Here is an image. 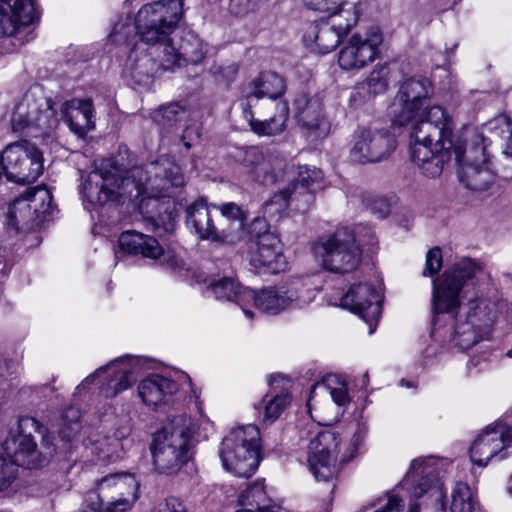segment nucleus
Segmentation results:
<instances>
[{"mask_svg": "<svg viewBox=\"0 0 512 512\" xmlns=\"http://www.w3.org/2000/svg\"><path fill=\"white\" fill-rule=\"evenodd\" d=\"M179 166L168 157H160L145 166L124 170L114 160H103L88 173L83 183V196L93 206L143 197L140 208H151L156 231L174 230V201L170 188L184 185Z\"/></svg>", "mask_w": 512, "mask_h": 512, "instance_id": "obj_1", "label": "nucleus"}, {"mask_svg": "<svg viewBox=\"0 0 512 512\" xmlns=\"http://www.w3.org/2000/svg\"><path fill=\"white\" fill-rule=\"evenodd\" d=\"M490 278V273L480 264L464 258L433 281L434 313L453 314L457 310L451 341L461 350L470 349L488 337L496 317V304L489 299L475 297L460 306V292L465 285L485 283Z\"/></svg>", "mask_w": 512, "mask_h": 512, "instance_id": "obj_2", "label": "nucleus"}, {"mask_svg": "<svg viewBox=\"0 0 512 512\" xmlns=\"http://www.w3.org/2000/svg\"><path fill=\"white\" fill-rule=\"evenodd\" d=\"M415 120L410 131L411 158L425 176L435 178L452 160L454 146L462 142L452 139V120L440 106L429 107Z\"/></svg>", "mask_w": 512, "mask_h": 512, "instance_id": "obj_3", "label": "nucleus"}, {"mask_svg": "<svg viewBox=\"0 0 512 512\" xmlns=\"http://www.w3.org/2000/svg\"><path fill=\"white\" fill-rule=\"evenodd\" d=\"M78 432L77 422H72L59 433L62 444L33 417L18 421V433L9 435L3 443V453L15 463L16 468L38 469L46 466L57 453L68 449V443Z\"/></svg>", "mask_w": 512, "mask_h": 512, "instance_id": "obj_4", "label": "nucleus"}, {"mask_svg": "<svg viewBox=\"0 0 512 512\" xmlns=\"http://www.w3.org/2000/svg\"><path fill=\"white\" fill-rule=\"evenodd\" d=\"M183 12L181 0H160L143 5L134 22L130 15L119 18L109 34L118 45H135L137 38L145 44L165 42L177 26Z\"/></svg>", "mask_w": 512, "mask_h": 512, "instance_id": "obj_5", "label": "nucleus"}, {"mask_svg": "<svg viewBox=\"0 0 512 512\" xmlns=\"http://www.w3.org/2000/svg\"><path fill=\"white\" fill-rule=\"evenodd\" d=\"M195 425L190 417H173L153 436L151 452L155 469L166 475L177 473L191 459Z\"/></svg>", "mask_w": 512, "mask_h": 512, "instance_id": "obj_6", "label": "nucleus"}, {"mask_svg": "<svg viewBox=\"0 0 512 512\" xmlns=\"http://www.w3.org/2000/svg\"><path fill=\"white\" fill-rule=\"evenodd\" d=\"M259 429L252 424L232 429L222 440L219 457L225 470L250 477L259 465Z\"/></svg>", "mask_w": 512, "mask_h": 512, "instance_id": "obj_7", "label": "nucleus"}, {"mask_svg": "<svg viewBox=\"0 0 512 512\" xmlns=\"http://www.w3.org/2000/svg\"><path fill=\"white\" fill-rule=\"evenodd\" d=\"M411 498L418 500L410 505L409 512H444V491L439 472L431 458L415 459L403 482Z\"/></svg>", "mask_w": 512, "mask_h": 512, "instance_id": "obj_8", "label": "nucleus"}, {"mask_svg": "<svg viewBox=\"0 0 512 512\" xmlns=\"http://www.w3.org/2000/svg\"><path fill=\"white\" fill-rule=\"evenodd\" d=\"M52 100L42 91H29L16 104L11 124L14 132H26L32 137L49 138L58 126Z\"/></svg>", "mask_w": 512, "mask_h": 512, "instance_id": "obj_9", "label": "nucleus"}, {"mask_svg": "<svg viewBox=\"0 0 512 512\" xmlns=\"http://www.w3.org/2000/svg\"><path fill=\"white\" fill-rule=\"evenodd\" d=\"M314 253L321 259L326 270L349 273L358 267L362 252L355 233L342 227L333 234L320 238L314 245Z\"/></svg>", "mask_w": 512, "mask_h": 512, "instance_id": "obj_10", "label": "nucleus"}, {"mask_svg": "<svg viewBox=\"0 0 512 512\" xmlns=\"http://www.w3.org/2000/svg\"><path fill=\"white\" fill-rule=\"evenodd\" d=\"M452 160L459 166L460 182L470 190H486L494 181V173L489 166L483 138L479 135L467 148L462 143L455 145Z\"/></svg>", "mask_w": 512, "mask_h": 512, "instance_id": "obj_11", "label": "nucleus"}, {"mask_svg": "<svg viewBox=\"0 0 512 512\" xmlns=\"http://www.w3.org/2000/svg\"><path fill=\"white\" fill-rule=\"evenodd\" d=\"M246 305H253L269 314H278L285 309L302 307L310 303L314 294L299 279L291 280L277 287H267L256 292L249 288L244 294Z\"/></svg>", "mask_w": 512, "mask_h": 512, "instance_id": "obj_12", "label": "nucleus"}, {"mask_svg": "<svg viewBox=\"0 0 512 512\" xmlns=\"http://www.w3.org/2000/svg\"><path fill=\"white\" fill-rule=\"evenodd\" d=\"M431 92L430 82L426 78L411 77L405 80L390 106L392 123L399 127L405 126L421 112L428 110Z\"/></svg>", "mask_w": 512, "mask_h": 512, "instance_id": "obj_13", "label": "nucleus"}, {"mask_svg": "<svg viewBox=\"0 0 512 512\" xmlns=\"http://www.w3.org/2000/svg\"><path fill=\"white\" fill-rule=\"evenodd\" d=\"M357 20V13L353 8H342L309 26L304 34V40L309 45L316 44L320 53L327 54L339 45Z\"/></svg>", "mask_w": 512, "mask_h": 512, "instance_id": "obj_14", "label": "nucleus"}, {"mask_svg": "<svg viewBox=\"0 0 512 512\" xmlns=\"http://www.w3.org/2000/svg\"><path fill=\"white\" fill-rule=\"evenodd\" d=\"M396 146V138L389 131L360 127L354 132L350 157L361 164L380 162L390 156Z\"/></svg>", "mask_w": 512, "mask_h": 512, "instance_id": "obj_15", "label": "nucleus"}, {"mask_svg": "<svg viewBox=\"0 0 512 512\" xmlns=\"http://www.w3.org/2000/svg\"><path fill=\"white\" fill-rule=\"evenodd\" d=\"M341 438L335 432L323 430L311 438L307 462L317 481H329L338 471L337 456Z\"/></svg>", "mask_w": 512, "mask_h": 512, "instance_id": "obj_16", "label": "nucleus"}, {"mask_svg": "<svg viewBox=\"0 0 512 512\" xmlns=\"http://www.w3.org/2000/svg\"><path fill=\"white\" fill-rule=\"evenodd\" d=\"M36 19L32 0H0V37H12L13 45L32 39L31 25Z\"/></svg>", "mask_w": 512, "mask_h": 512, "instance_id": "obj_17", "label": "nucleus"}, {"mask_svg": "<svg viewBox=\"0 0 512 512\" xmlns=\"http://www.w3.org/2000/svg\"><path fill=\"white\" fill-rule=\"evenodd\" d=\"M382 295L380 290L369 283H358L350 286L340 300V305L359 315L368 325L369 333H373L381 314Z\"/></svg>", "mask_w": 512, "mask_h": 512, "instance_id": "obj_18", "label": "nucleus"}, {"mask_svg": "<svg viewBox=\"0 0 512 512\" xmlns=\"http://www.w3.org/2000/svg\"><path fill=\"white\" fill-rule=\"evenodd\" d=\"M382 43V35L377 28L359 34L355 33L340 50L338 62L344 70H359L373 62Z\"/></svg>", "mask_w": 512, "mask_h": 512, "instance_id": "obj_19", "label": "nucleus"}, {"mask_svg": "<svg viewBox=\"0 0 512 512\" xmlns=\"http://www.w3.org/2000/svg\"><path fill=\"white\" fill-rule=\"evenodd\" d=\"M118 247L120 252L152 260L162 257V265L171 270L180 266V259L171 252H165L155 237L134 230L125 231L119 236Z\"/></svg>", "mask_w": 512, "mask_h": 512, "instance_id": "obj_20", "label": "nucleus"}, {"mask_svg": "<svg viewBox=\"0 0 512 512\" xmlns=\"http://www.w3.org/2000/svg\"><path fill=\"white\" fill-rule=\"evenodd\" d=\"M249 262L258 274H278L284 271L287 262L278 236L270 231L258 234L256 248L251 251Z\"/></svg>", "mask_w": 512, "mask_h": 512, "instance_id": "obj_21", "label": "nucleus"}, {"mask_svg": "<svg viewBox=\"0 0 512 512\" xmlns=\"http://www.w3.org/2000/svg\"><path fill=\"white\" fill-rule=\"evenodd\" d=\"M133 357L124 356L112 360L105 366L98 368L96 371L88 375L77 387V389L85 388L92 384L97 377L107 374L106 382L101 386V392L106 398H113L118 393L128 389L134 381L132 377Z\"/></svg>", "mask_w": 512, "mask_h": 512, "instance_id": "obj_22", "label": "nucleus"}, {"mask_svg": "<svg viewBox=\"0 0 512 512\" xmlns=\"http://www.w3.org/2000/svg\"><path fill=\"white\" fill-rule=\"evenodd\" d=\"M203 41L194 33L182 36L180 44L175 47L171 42L164 44L162 66L166 70L180 67L183 64H198L205 57Z\"/></svg>", "mask_w": 512, "mask_h": 512, "instance_id": "obj_23", "label": "nucleus"}, {"mask_svg": "<svg viewBox=\"0 0 512 512\" xmlns=\"http://www.w3.org/2000/svg\"><path fill=\"white\" fill-rule=\"evenodd\" d=\"M138 483L133 475L127 473L110 474L103 477L95 491L87 494L86 502L111 501L118 497L135 495Z\"/></svg>", "mask_w": 512, "mask_h": 512, "instance_id": "obj_24", "label": "nucleus"}, {"mask_svg": "<svg viewBox=\"0 0 512 512\" xmlns=\"http://www.w3.org/2000/svg\"><path fill=\"white\" fill-rule=\"evenodd\" d=\"M179 390V384L162 375L150 374L138 385V395L142 401L151 407L168 404Z\"/></svg>", "mask_w": 512, "mask_h": 512, "instance_id": "obj_25", "label": "nucleus"}, {"mask_svg": "<svg viewBox=\"0 0 512 512\" xmlns=\"http://www.w3.org/2000/svg\"><path fill=\"white\" fill-rule=\"evenodd\" d=\"M61 113L70 131L83 137L94 129V108L90 99H72L61 106Z\"/></svg>", "mask_w": 512, "mask_h": 512, "instance_id": "obj_26", "label": "nucleus"}, {"mask_svg": "<svg viewBox=\"0 0 512 512\" xmlns=\"http://www.w3.org/2000/svg\"><path fill=\"white\" fill-rule=\"evenodd\" d=\"M186 223L189 229L194 230L200 239H209L221 242L220 228L212 220L210 209L203 199L191 204L187 209Z\"/></svg>", "mask_w": 512, "mask_h": 512, "instance_id": "obj_27", "label": "nucleus"}, {"mask_svg": "<svg viewBox=\"0 0 512 512\" xmlns=\"http://www.w3.org/2000/svg\"><path fill=\"white\" fill-rule=\"evenodd\" d=\"M286 380L281 375H272L269 380L270 392L263 398L264 421H275L291 402V396L286 391Z\"/></svg>", "mask_w": 512, "mask_h": 512, "instance_id": "obj_28", "label": "nucleus"}, {"mask_svg": "<svg viewBox=\"0 0 512 512\" xmlns=\"http://www.w3.org/2000/svg\"><path fill=\"white\" fill-rule=\"evenodd\" d=\"M221 215L229 223V227H221V242L235 244L244 239L245 223L247 220V212L239 205L233 202L221 204L219 207Z\"/></svg>", "mask_w": 512, "mask_h": 512, "instance_id": "obj_29", "label": "nucleus"}, {"mask_svg": "<svg viewBox=\"0 0 512 512\" xmlns=\"http://www.w3.org/2000/svg\"><path fill=\"white\" fill-rule=\"evenodd\" d=\"M502 452V442L493 424L487 426L475 439L470 448V458L474 464L486 466L493 457Z\"/></svg>", "mask_w": 512, "mask_h": 512, "instance_id": "obj_30", "label": "nucleus"}, {"mask_svg": "<svg viewBox=\"0 0 512 512\" xmlns=\"http://www.w3.org/2000/svg\"><path fill=\"white\" fill-rule=\"evenodd\" d=\"M247 290H249V288L241 286L230 277L213 280L208 286V291L211 292L217 300L235 302L240 306L247 317L252 318L253 312L246 308V297H244Z\"/></svg>", "mask_w": 512, "mask_h": 512, "instance_id": "obj_31", "label": "nucleus"}, {"mask_svg": "<svg viewBox=\"0 0 512 512\" xmlns=\"http://www.w3.org/2000/svg\"><path fill=\"white\" fill-rule=\"evenodd\" d=\"M139 49L137 45L131 48L125 69L136 84L147 86L152 82V78L158 67L156 62L149 55L141 53L139 56L137 53Z\"/></svg>", "mask_w": 512, "mask_h": 512, "instance_id": "obj_32", "label": "nucleus"}, {"mask_svg": "<svg viewBox=\"0 0 512 512\" xmlns=\"http://www.w3.org/2000/svg\"><path fill=\"white\" fill-rule=\"evenodd\" d=\"M276 110L272 117L262 121L254 119L250 109L245 110L244 115L253 132L259 136H273L284 131L289 115V109L285 103H277Z\"/></svg>", "mask_w": 512, "mask_h": 512, "instance_id": "obj_33", "label": "nucleus"}, {"mask_svg": "<svg viewBox=\"0 0 512 512\" xmlns=\"http://www.w3.org/2000/svg\"><path fill=\"white\" fill-rule=\"evenodd\" d=\"M285 91L284 80L274 72H264L259 75L248 87L246 92L247 100L250 102L256 99L268 97L276 99Z\"/></svg>", "mask_w": 512, "mask_h": 512, "instance_id": "obj_34", "label": "nucleus"}, {"mask_svg": "<svg viewBox=\"0 0 512 512\" xmlns=\"http://www.w3.org/2000/svg\"><path fill=\"white\" fill-rule=\"evenodd\" d=\"M9 224L17 230H30L39 226L28 191L16 198L9 208Z\"/></svg>", "mask_w": 512, "mask_h": 512, "instance_id": "obj_35", "label": "nucleus"}, {"mask_svg": "<svg viewBox=\"0 0 512 512\" xmlns=\"http://www.w3.org/2000/svg\"><path fill=\"white\" fill-rule=\"evenodd\" d=\"M300 122L313 140L324 138L329 134L330 123L314 103H309L301 112Z\"/></svg>", "mask_w": 512, "mask_h": 512, "instance_id": "obj_36", "label": "nucleus"}, {"mask_svg": "<svg viewBox=\"0 0 512 512\" xmlns=\"http://www.w3.org/2000/svg\"><path fill=\"white\" fill-rule=\"evenodd\" d=\"M317 389H323L328 393L333 402L341 408L343 412L350 404L351 398L348 394L347 384L337 375H329L323 382L317 383L312 387L308 406H310V402Z\"/></svg>", "mask_w": 512, "mask_h": 512, "instance_id": "obj_37", "label": "nucleus"}, {"mask_svg": "<svg viewBox=\"0 0 512 512\" xmlns=\"http://www.w3.org/2000/svg\"><path fill=\"white\" fill-rule=\"evenodd\" d=\"M238 502L242 506L247 505L255 507L256 510H253L252 508L246 509L252 510L253 512H263V510H270L267 507L269 499L265 492L264 484L259 480L247 486V488L240 493Z\"/></svg>", "mask_w": 512, "mask_h": 512, "instance_id": "obj_38", "label": "nucleus"}, {"mask_svg": "<svg viewBox=\"0 0 512 512\" xmlns=\"http://www.w3.org/2000/svg\"><path fill=\"white\" fill-rule=\"evenodd\" d=\"M242 163L258 181H265L270 175V164L256 147H250L244 152Z\"/></svg>", "mask_w": 512, "mask_h": 512, "instance_id": "obj_39", "label": "nucleus"}, {"mask_svg": "<svg viewBox=\"0 0 512 512\" xmlns=\"http://www.w3.org/2000/svg\"><path fill=\"white\" fill-rule=\"evenodd\" d=\"M451 512H481L470 487L458 482L452 492Z\"/></svg>", "mask_w": 512, "mask_h": 512, "instance_id": "obj_40", "label": "nucleus"}, {"mask_svg": "<svg viewBox=\"0 0 512 512\" xmlns=\"http://www.w3.org/2000/svg\"><path fill=\"white\" fill-rule=\"evenodd\" d=\"M125 443L119 442L110 435L95 440L92 452L101 460L116 461L120 459L125 451Z\"/></svg>", "mask_w": 512, "mask_h": 512, "instance_id": "obj_41", "label": "nucleus"}, {"mask_svg": "<svg viewBox=\"0 0 512 512\" xmlns=\"http://www.w3.org/2000/svg\"><path fill=\"white\" fill-rule=\"evenodd\" d=\"M33 209L35 210L38 223L46 219V216L52 213V194L46 187H35L27 189Z\"/></svg>", "mask_w": 512, "mask_h": 512, "instance_id": "obj_42", "label": "nucleus"}, {"mask_svg": "<svg viewBox=\"0 0 512 512\" xmlns=\"http://www.w3.org/2000/svg\"><path fill=\"white\" fill-rule=\"evenodd\" d=\"M289 198L292 203V210L306 212L309 210L315 199V191L309 190L304 186L290 184L287 187Z\"/></svg>", "mask_w": 512, "mask_h": 512, "instance_id": "obj_43", "label": "nucleus"}, {"mask_svg": "<svg viewBox=\"0 0 512 512\" xmlns=\"http://www.w3.org/2000/svg\"><path fill=\"white\" fill-rule=\"evenodd\" d=\"M323 178L320 169L314 166L303 165L298 167L297 177L291 183L296 186H304L309 190L315 191Z\"/></svg>", "mask_w": 512, "mask_h": 512, "instance_id": "obj_44", "label": "nucleus"}, {"mask_svg": "<svg viewBox=\"0 0 512 512\" xmlns=\"http://www.w3.org/2000/svg\"><path fill=\"white\" fill-rule=\"evenodd\" d=\"M387 75L388 71L385 67L374 69L359 88L363 90L367 88L368 93L374 95L383 93L388 87Z\"/></svg>", "mask_w": 512, "mask_h": 512, "instance_id": "obj_45", "label": "nucleus"}, {"mask_svg": "<svg viewBox=\"0 0 512 512\" xmlns=\"http://www.w3.org/2000/svg\"><path fill=\"white\" fill-rule=\"evenodd\" d=\"M288 209H292V203L287 188L275 193L265 204V214L271 217L281 216Z\"/></svg>", "mask_w": 512, "mask_h": 512, "instance_id": "obj_46", "label": "nucleus"}, {"mask_svg": "<svg viewBox=\"0 0 512 512\" xmlns=\"http://www.w3.org/2000/svg\"><path fill=\"white\" fill-rule=\"evenodd\" d=\"M137 499L136 494L124 497H118L111 501L94 500V506L101 512H127L129 511Z\"/></svg>", "mask_w": 512, "mask_h": 512, "instance_id": "obj_47", "label": "nucleus"}, {"mask_svg": "<svg viewBox=\"0 0 512 512\" xmlns=\"http://www.w3.org/2000/svg\"><path fill=\"white\" fill-rule=\"evenodd\" d=\"M184 114L185 111L179 104L171 103L167 106L161 107L154 119L164 126L172 125L182 119Z\"/></svg>", "mask_w": 512, "mask_h": 512, "instance_id": "obj_48", "label": "nucleus"}, {"mask_svg": "<svg viewBox=\"0 0 512 512\" xmlns=\"http://www.w3.org/2000/svg\"><path fill=\"white\" fill-rule=\"evenodd\" d=\"M17 468L3 452H0V491L7 489L16 479Z\"/></svg>", "mask_w": 512, "mask_h": 512, "instance_id": "obj_49", "label": "nucleus"}, {"mask_svg": "<svg viewBox=\"0 0 512 512\" xmlns=\"http://www.w3.org/2000/svg\"><path fill=\"white\" fill-rule=\"evenodd\" d=\"M377 508L373 512H402L403 501L394 493L387 494L378 500Z\"/></svg>", "mask_w": 512, "mask_h": 512, "instance_id": "obj_50", "label": "nucleus"}, {"mask_svg": "<svg viewBox=\"0 0 512 512\" xmlns=\"http://www.w3.org/2000/svg\"><path fill=\"white\" fill-rule=\"evenodd\" d=\"M442 253L438 247L432 248L426 255L424 276H433L441 269Z\"/></svg>", "mask_w": 512, "mask_h": 512, "instance_id": "obj_51", "label": "nucleus"}, {"mask_svg": "<svg viewBox=\"0 0 512 512\" xmlns=\"http://www.w3.org/2000/svg\"><path fill=\"white\" fill-rule=\"evenodd\" d=\"M260 0H230L229 11L235 16H243L254 10Z\"/></svg>", "mask_w": 512, "mask_h": 512, "instance_id": "obj_52", "label": "nucleus"}, {"mask_svg": "<svg viewBox=\"0 0 512 512\" xmlns=\"http://www.w3.org/2000/svg\"><path fill=\"white\" fill-rule=\"evenodd\" d=\"M494 123H495L494 128L505 127V130L502 129V133L507 134L506 136H504V138L506 139V144H505L503 153L506 156H509L512 158V124H511V122L509 121V119L507 117L503 116V117L497 118Z\"/></svg>", "mask_w": 512, "mask_h": 512, "instance_id": "obj_53", "label": "nucleus"}, {"mask_svg": "<svg viewBox=\"0 0 512 512\" xmlns=\"http://www.w3.org/2000/svg\"><path fill=\"white\" fill-rule=\"evenodd\" d=\"M304 4L315 11L328 12L336 9L345 0H303Z\"/></svg>", "mask_w": 512, "mask_h": 512, "instance_id": "obj_54", "label": "nucleus"}, {"mask_svg": "<svg viewBox=\"0 0 512 512\" xmlns=\"http://www.w3.org/2000/svg\"><path fill=\"white\" fill-rule=\"evenodd\" d=\"M152 512H186V509L179 499L170 497L154 506Z\"/></svg>", "mask_w": 512, "mask_h": 512, "instance_id": "obj_55", "label": "nucleus"}, {"mask_svg": "<svg viewBox=\"0 0 512 512\" xmlns=\"http://www.w3.org/2000/svg\"><path fill=\"white\" fill-rule=\"evenodd\" d=\"M493 427L500 435L502 450L505 447L512 446V424L495 422L493 423Z\"/></svg>", "mask_w": 512, "mask_h": 512, "instance_id": "obj_56", "label": "nucleus"}, {"mask_svg": "<svg viewBox=\"0 0 512 512\" xmlns=\"http://www.w3.org/2000/svg\"><path fill=\"white\" fill-rule=\"evenodd\" d=\"M237 72L238 66L235 63H230L217 67L214 74L219 75L225 82H231L237 75Z\"/></svg>", "mask_w": 512, "mask_h": 512, "instance_id": "obj_57", "label": "nucleus"}, {"mask_svg": "<svg viewBox=\"0 0 512 512\" xmlns=\"http://www.w3.org/2000/svg\"><path fill=\"white\" fill-rule=\"evenodd\" d=\"M131 433V428L129 425H122L118 427L115 432L110 435L112 438H116L119 442L125 443V449H128L130 446V440L128 439Z\"/></svg>", "mask_w": 512, "mask_h": 512, "instance_id": "obj_58", "label": "nucleus"}, {"mask_svg": "<svg viewBox=\"0 0 512 512\" xmlns=\"http://www.w3.org/2000/svg\"><path fill=\"white\" fill-rule=\"evenodd\" d=\"M252 227L259 228V229H264V228H266V221L264 219H261V218H256L252 222Z\"/></svg>", "mask_w": 512, "mask_h": 512, "instance_id": "obj_59", "label": "nucleus"}, {"mask_svg": "<svg viewBox=\"0 0 512 512\" xmlns=\"http://www.w3.org/2000/svg\"><path fill=\"white\" fill-rule=\"evenodd\" d=\"M64 417H65V419H74V418L77 419L78 411L74 408H69L66 410Z\"/></svg>", "mask_w": 512, "mask_h": 512, "instance_id": "obj_60", "label": "nucleus"}, {"mask_svg": "<svg viewBox=\"0 0 512 512\" xmlns=\"http://www.w3.org/2000/svg\"><path fill=\"white\" fill-rule=\"evenodd\" d=\"M400 385H401V386L408 387V388L414 387V384H413L412 382L407 381V380H405V379H402V380L400 381Z\"/></svg>", "mask_w": 512, "mask_h": 512, "instance_id": "obj_61", "label": "nucleus"}, {"mask_svg": "<svg viewBox=\"0 0 512 512\" xmlns=\"http://www.w3.org/2000/svg\"><path fill=\"white\" fill-rule=\"evenodd\" d=\"M507 490L512 495V476L509 479Z\"/></svg>", "mask_w": 512, "mask_h": 512, "instance_id": "obj_62", "label": "nucleus"}, {"mask_svg": "<svg viewBox=\"0 0 512 512\" xmlns=\"http://www.w3.org/2000/svg\"><path fill=\"white\" fill-rule=\"evenodd\" d=\"M351 458H352V455H351V454H350V455H348V456L344 454V455H343V458H342V461H343V462H346V461H349Z\"/></svg>", "mask_w": 512, "mask_h": 512, "instance_id": "obj_63", "label": "nucleus"}, {"mask_svg": "<svg viewBox=\"0 0 512 512\" xmlns=\"http://www.w3.org/2000/svg\"><path fill=\"white\" fill-rule=\"evenodd\" d=\"M507 356L512 358V349L507 352Z\"/></svg>", "mask_w": 512, "mask_h": 512, "instance_id": "obj_64", "label": "nucleus"}]
</instances>
